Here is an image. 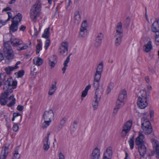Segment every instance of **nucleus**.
<instances>
[{
	"instance_id": "1",
	"label": "nucleus",
	"mask_w": 159,
	"mask_h": 159,
	"mask_svg": "<svg viewBox=\"0 0 159 159\" xmlns=\"http://www.w3.org/2000/svg\"><path fill=\"white\" fill-rule=\"evenodd\" d=\"M142 133V132H140L139 135L136 138L135 142L136 145L138 146V151L140 155L144 157L146 153L147 149L144 140L145 136Z\"/></svg>"
},
{
	"instance_id": "2",
	"label": "nucleus",
	"mask_w": 159,
	"mask_h": 159,
	"mask_svg": "<svg viewBox=\"0 0 159 159\" xmlns=\"http://www.w3.org/2000/svg\"><path fill=\"white\" fill-rule=\"evenodd\" d=\"M17 81L16 80L13 81L11 77H9L7 80L3 81L2 85H3V89L4 93H6L10 94L12 93L14 87L16 86Z\"/></svg>"
},
{
	"instance_id": "3",
	"label": "nucleus",
	"mask_w": 159,
	"mask_h": 159,
	"mask_svg": "<svg viewBox=\"0 0 159 159\" xmlns=\"http://www.w3.org/2000/svg\"><path fill=\"white\" fill-rule=\"evenodd\" d=\"M141 95L137 100V105L140 109L145 108L148 105L147 99L149 98V93L144 90L140 91Z\"/></svg>"
},
{
	"instance_id": "4",
	"label": "nucleus",
	"mask_w": 159,
	"mask_h": 159,
	"mask_svg": "<svg viewBox=\"0 0 159 159\" xmlns=\"http://www.w3.org/2000/svg\"><path fill=\"white\" fill-rule=\"evenodd\" d=\"M3 52L6 57V62L9 63L14 58V54L13 50L10 44V41L4 42Z\"/></svg>"
},
{
	"instance_id": "5",
	"label": "nucleus",
	"mask_w": 159,
	"mask_h": 159,
	"mask_svg": "<svg viewBox=\"0 0 159 159\" xmlns=\"http://www.w3.org/2000/svg\"><path fill=\"white\" fill-rule=\"evenodd\" d=\"M3 52L6 57V62L9 63L14 58V54L13 50L10 44V41L4 42Z\"/></svg>"
},
{
	"instance_id": "6",
	"label": "nucleus",
	"mask_w": 159,
	"mask_h": 159,
	"mask_svg": "<svg viewBox=\"0 0 159 159\" xmlns=\"http://www.w3.org/2000/svg\"><path fill=\"white\" fill-rule=\"evenodd\" d=\"M41 9V3L40 1H38L30 9V18L33 21L36 22Z\"/></svg>"
},
{
	"instance_id": "7",
	"label": "nucleus",
	"mask_w": 159,
	"mask_h": 159,
	"mask_svg": "<svg viewBox=\"0 0 159 159\" xmlns=\"http://www.w3.org/2000/svg\"><path fill=\"white\" fill-rule=\"evenodd\" d=\"M9 41L13 47H17V50L19 51L26 49L28 47L27 45L24 46L22 40L15 37L11 38Z\"/></svg>"
},
{
	"instance_id": "8",
	"label": "nucleus",
	"mask_w": 159,
	"mask_h": 159,
	"mask_svg": "<svg viewBox=\"0 0 159 159\" xmlns=\"http://www.w3.org/2000/svg\"><path fill=\"white\" fill-rule=\"evenodd\" d=\"M132 123V121L131 120H129L125 123L123 127L121 132L122 137L125 136L129 132L131 129Z\"/></svg>"
},
{
	"instance_id": "9",
	"label": "nucleus",
	"mask_w": 159,
	"mask_h": 159,
	"mask_svg": "<svg viewBox=\"0 0 159 159\" xmlns=\"http://www.w3.org/2000/svg\"><path fill=\"white\" fill-rule=\"evenodd\" d=\"M68 43L67 42H63L61 43L58 50V52L61 54L66 55L68 50Z\"/></svg>"
},
{
	"instance_id": "10",
	"label": "nucleus",
	"mask_w": 159,
	"mask_h": 159,
	"mask_svg": "<svg viewBox=\"0 0 159 159\" xmlns=\"http://www.w3.org/2000/svg\"><path fill=\"white\" fill-rule=\"evenodd\" d=\"M50 134V132H48L47 135L45 137L43 140V149L45 151H47L50 148V143L49 142V140Z\"/></svg>"
},
{
	"instance_id": "11",
	"label": "nucleus",
	"mask_w": 159,
	"mask_h": 159,
	"mask_svg": "<svg viewBox=\"0 0 159 159\" xmlns=\"http://www.w3.org/2000/svg\"><path fill=\"white\" fill-rule=\"evenodd\" d=\"M54 113L52 109H49L48 111H45L43 114L44 120H50L53 118Z\"/></svg>"
},
{
	"instance_id": "12",
	"label": "nucleus",
	"mask_w": 159,
	"mask_h": 159,
	"mask_svg": "<svg viewBox=\"0 0 159 159\" xmlns=\"http://www.w3.org/2000/svg\"><path fill=\"white\" fill-rule=\"evenodd\" d=\"M9 94L6 93H2L0 96V104L2 106L5 105L8 101V97Z\"/></svg>"
},
{
	"instance_id": "13",
	"label": "nucleus",
	"mask_w": 159,
	"mask_h": 159,
	"mask_svg": "<svg viewBox=\"0 0 159 159\" xmlns=\"http://www.w3.org/2000/svg\"><path fill=\"white\" fill-rule=\"evenodd\" d=\"M9 146H3L2 148L0 156V159H6L8 153Z\"/></svg>"
},
{
	"instance_id": "14",
	"label": "nucleus",
	"mask_w": 159,
	"mask_h": 159,
	"mask_svg": "<svg viewBox=\"0 0 159 159\" xmlns=\"http://www.w3.org/2000/svg\"><path fill=\"white\" fill-rule=\"evenodd\" d=\"M103 38V35L102 33H100L98 34L95 39V42L94 45L96 48L101 46Z\"/></svg>"
},
{
	"instance_id": "15",
	"label": "nucleus",
	"mask_w": 159,
	"mask_h": 159,
	"mask_svg": "<svg viewBox=\"0 0 159 159\" xmlns=\"http://www.w3.org/2000/svg\"><path fill=\"white\" fill-rule=\"evenodd\" d=\"M100 152L98 147L95 148L91 154L90 159H100Z\"/></svg>"
},
{
	"instance_id": "16",
	"label": "nucleus",
	"mask_w": 159,
	"mask_h": 159,
	"mask_svg": "<svg viewBox=\"0 0 159 159\" xmlns=\"http://www.w3.org/2000/svg\"><path fill=\"white\" fill-rule=\"evenodd\" d=\"M112 155V148L111 147H109L107 148L104 154L103 159H111Z\"/></svg>"
},
{
	"instance_id": "17",
	"label": "nucleus",
	"mask_w": 159,
	"mask_h": 159,
	"mask_svg": "<svg viewBox=\"0 0 159 159\" xmlns=\"http://www.w3.org/2000/svg\"><path fill=\"white\" fill-rule=\"evenodd\" d=\"M127 98L126 92L125 90L123 89L122 92L120 93L118 96L117 101L120 103L124 104L125 100Z\"/></svg>"
},
{
	"instance_id": "18",
	"label": "nucleus",
	"mask_w": 159,
	"mask_h": 159,
	"mask_svg": "<svg viewBox=\"0 0 159 159\" xmlns=\"http://www.w3.org/2000/svg\"><path fill=\"white\" fill-rule=\"evenodd\" d=\"M159 20H156L152 24L151 29L152 32L159 31Z\"/></svg>"
},
{
	"instance_id": "19",
	"label": "nucleus",
	"mask_w": 159,
	"mask_h": 159,
	"mask_svg": "<svg viewBox=\"0 0 159 159\" xmlns=\"http://www.w3.org/2000/svg\"><path fill=\"white\" fill-rule=\"evenodd\" d=\"M123 35L116 34L114 37L115 39V44L116 46L118 47L120 44L122 40Z\"/></svg>"
},
{
	"instance_id": "20",
	"label": "nucleus",
	"mask_w": 159,
	"mask_h": 159,
	"mask_svg": "<svg viewBox=\"0 0 159 159\" xmlns=\"http://www.w3.org/2000/svg\"><path fill=\"white\" fill-rule=\"evenodd\" d=\"M141 121L142 122L141 127L142 128L143 127H150L152 126L150 122L147 118L143 117Z\"/></svg>"
},
{
	"instance_id": "21",
	"label": "nucleus",
	"mask_w": 159,
	"mask_h": 159,
	"mask_svg": "<svg viewBox=\"0 0 159 159\" xmlns=\"http://www.w3.org/2000/svg\"><path fill=\"white\" fill-rule=\"evenodd\" d=\"M11 24L9 27L10 32L11 31L13 32H14L17 30L19 23H18L17 22L16 23H14V21H11Z\"/></svg>"
},
{
	"instance_id": "22",
	"label": "nucleus",
	"mask_w": 159,
	"mask_h": 159,
	"mask_svg": "<svg viewBox=\"0 0 159 159\" xmlns=\"http://www.w3.org/2000/svg\"><path fill=\"white\" fill-rule=\"evenodd\" d=\"M152 42L149 41L147 44L144 45L143 46L144 51L146 52H150L152 48Z\"/></svg>"
},
{
	"instance_id": "23",
	"label": "nucleus",
	"mask_w": 159,
	"mask_h": 159,
	"mask_svg": "<svg viewBox=\"0 0 159 159\" xmlns=\"http://www.w3.org/2000/svg\"><path fill=\"white\" fill-rule=\"evenodd\" d=\"M22 19V15L20 13H18L15 16L12 18V20L11 21H14V22L18 23Z\"/></svg>"
},
{
	"instance_id": "24",
	"label": "nucleus",
	"mask_w": 159,
	"mask_h": 159,
	"mask_svg": "<svg viewBox=\"0 0 159 159\" xmlns=\"http://www.w3.org/2000/svg\"><path fill=\"white\" fill-rule=\"evenodd\" d=\"M102 92H98V90L95 93V95L94 97V100L93 101V102H98L100 101L101 97L102 94Z\"/></svg>"
},
{
	"instance_id": "25",
	"label": "nucleus",
	"mask_w": 159,
	"mask_h": 159,
	"mask_svg": "<svg viewBox=\"0 0 159 159\" xmlns=\"http://www.w3.org/2000/svg\"><path fill=\"white\" fill-rule=\"evenodd\" d=\"M123 30L122 29V25L121 22L117 24L116 28V34L123 35Z\"/></svg>"
},
{
	"instance_id": "26",
	"label": "nucleus",
	"mask_w": 159,
	"mask_h": 159,
	"mask_svg": "<svg viewBox=\"0 0 159 159\" xmlns=\"http://www.w3.org/2000/svg\"><path fill=\"white\" fill-rule=\"evenodd\" d=\"M56 84L57 82H55V84H52L48 92V94L49 95H52L55 93L57 89V87L56 86Z\"/></svg>"
},
{
	"instance_id": "27",
	"label": "nucleus",
	"mask_w": 159,
	"mask_h": 159,
	"mask_svg": "<svg viewBox=\"0 0 159 159\" xmlns=\"http://www.w3.org/2000/svg\"><path fill=\"white\" fill-rule=\"evenodd\" d=\"M50 28L49 27L44 30V33L42 35V37L43 38L46 39L49 38L50 36Z\"/></svg>"
},
{
	"instance_id": "28",
	"label": "nucleus",
	"mask_w": 159,
	"mask_h": 159,
	"mask_svg": "<svg viewBox=\"0 0 159 159\" xmlns=\"http://www.w3.org/2000/svg\"><path fill=\"white\" fill-rule=\"evenodd\" d=\"M33 63L38 66L41 65L43 62V59L40 57H37L33 60Z\"/></svg>"
},
{
	"instance_id": "29",
	"label": "nucleus",
	"mask_w": 159,
	"mask_h": 159,
	"mask_svg": "<svg viewBox=\"0 0 159 159\" xmlns=\"http://www.w3.org/2000/svg\"><path fill=\"white\" fill-rule=\"evenodd\" d=\"M71 54H70L69 56L67 57L66 59L64 61L63 63L64 67L62 69V70L63 71V73L64 74L65 73L66 70V67L67 66V64L70 61V57L71 55Z\"/></svg>"
},
{
	"instance_id": "30",
	"label": "nucleus",
	"mask_w": 159,
	"mask_h": 159,
	"mask_svg": "<svg viewBox=\"0 0 159 159\" xmlns=\"http://www.w3.org/2000/svg\"><path fill=\"white\" fill-rule=\"evenodd\" d=\"M144 132L146 134H150L152 131V126L150 127H145L142 128Z\"/></svg>"
},
{
	"instance_id": "31",
	"label": "nucleus",
	"mask_w": 159,
	"mask_h": 159,
	"mask_svg": "<svg viewBox=\"0 0 159 159\" xmlns=\"http://www.w3.org/2000/svg\"><path fill=\"white\" fill-rule=\"evenodd\" d=\"M19 147H16L14 151L12 159H20V155L18 153Z\"/></svg>"
},
{
	"instance_id": "32",
	"label": "nucleus",
	"mask_w": 159,
	"mask_h": 159,
	"mask_svg": "<svg viewBox=\"0 0 159 159\" xmlns=\"http://www.w3.org/2000/svg\"><path fill=\"white\" fill-rule=\"evenodd\" d=\"M16 69L14 67L9 66L6 67L4 70L7 75H10L11 74V72L14 70Z\"/></svg>"
},
{
	"instance_id": "33",
	"label": "nucleus",
	"mask_w": 159,
	"mask_h": 159,
	"mask_svg": "<svg viewBox=\"0 0 159 159\" xmlns=\"http://www.w3.org/2000/svg\"><path fill=\"white\" fill-rule=\"evenodd\" d=\"M66 120V118L65 117L63 118L61 120L60 122V124L59 125L58 128V130H60L62 128L63 126L65 123Z\"/></svg>"
},
{
	"instance_id": "34",
	"label": "nucleus",
	"mask_w": 159,
	"mask_h": 159,
	"mask_svg": "<svg viewBox=\"0 0 159 159\" xmlns=\"http://www.w3.org/2000/svg\"><path fill=\"white\" fill-rule=\"evenodd\" d=\"M102 73L96 71L94 80V81H99L101 77Z\"/></svg>"
},
{
	"instance_id": "35",
	"label": "nucleus",
	"mask_w": 159,
	"mask_h": 159,
	"mask_svg": "<svg viewBox=\"0 0 159 159\" xmlns=\"http://www.w3.org/2000/svg\"><path fill=\"white\" fill-rule=\"evenodd\" d=\"M103 69V63L102 62L100 63L98 65L96 69V72L102 73Z\"/></svg>"
},
{
	"instance_id": "36",
	"label": "nucleus",
	"mask_w": 159,
	"mask_h": 159,
	"mask_svg": "<svg viewBox=\"0 0 159 159\" xmlns=\"http://www.w3.org/2000/svg\"><path fill=\"white\" fill-rule=\"evenodd\" d=\"M134 136H133L132 137H131L130 140L129 141V143L130 147V148L131 150H132L134 147Z\"/></svg>"
},
{
	"instance_id": "37",
	"label": "nucleus",
	"mask_w": 159,
	"mask_h": 159,
	"mask_svg": "<svg viewBox=\"0 0 159 159\" xmlns=\"http://www.w3.org/2000/svg\"><path fill=\"white\" fill-rule=\"evenodd\" d=\"M7 75L3 74L1 73L0 74V87L2 85L3 81L5 80Z\"/></svg>"
},
{
	"instance_id": "38",
	"label": "nucleus",
	"mask_w": 159,
	"mask_h": 159,
	"mask_svg": "<svg viewBox=\"0 0 159 159\" xmlns=\"http://www.w3.org/2000/svg\"><path fill=\"white\" fill-rule=\"evenodd\" d=\"M99 81H94V83H93V86L94 88L96 89V91H97V90H98V92L100 93V92H102L103 91H100L99 90Z\"/></svg>"
},
{
	"instance_id": "39",
	"label": "nucleus",
	"mask_w": 159,
	"mask_h": 159,
	"mask_svg": "<svg viewBox=\"0 0 159 159\" xmlns=\"http://www.w3.org/2000/svg\"><path fill=\"white\" fill-rule=\"evenodd\" d=\"M74 19L78 21H79L81 20L80 15V14L79 11H77L75 13Z\"/></svg>"
},
{
	"instance_id": "40",
	"label": "nucleus",
	"mask_w": 159,
	"mask_h": 159,
	"mask_svg": "<svg viewBox=\"0 0 159 159\" xmlns=\"http://www.w3.org/2000/svg\"><path fill=\"white\" fill-rule=\"evenodd\" d=\"M151 141L152 143L153 148H155L157 146L159 145L158 143V141L154 139H152L151 140Z\"/></svg>"
},
{
	"instance_id": "41",
	"label": "nucleus",
	"mask_w": 159,
	"mask_h": 159,
	"mask_svg": "<svg viewBox=\"0 0 159 159\" xmlns=\"http://www.w3.org/2000/svg\"><path fill=\"white\" fill-rule=\"evenodd\" d=\"M113 86L114 84L113 83L111 82L108 86L107 90V94H109L111 92V90L113 89Z\"/></svg>"
},
{
	"instance_id": "42",
	"label": "nucleus",
	"mask_w": 159,
	"mask_h": 159,
	"mask_svg": "<svg viewBox=\"0 0 159 159\" xmlns=\"http://www.w3.org/2000/svg\"><path fill=\"white\" fill-rule=\"evenodd\" d=\"M17 74L18 78L21 77L25 74V71L23 70H20L18 71L17 72H16L15 73V74Z\"/></svg>"
},
{
	"instance_id": "43",
	"label": "nucleus",
	"mask_w": 159,
	"mask_h": 159,
	"mask_svg": "<svg viewBox=\"0 0 159 159\" xmlns=\"http://www.w3.org/2000/svg\"><path fill=\"white\" fill-rule=\"evenodd\" d=\"M87 21L86 20H84L81 24V26L80 29L84 30H87Z\"/></svg>"
},
{
	"instance_id": "44",
	"label": "nucleus",
	"mask_w": 159,
	"mask_h": 159,
	"mask_svg": "<svg viewBox=\"0 0 159 159\" xmlns=\"http://www.w3.org/2000/svg\"><path fill=\"white\" fill-rule=\"evenodd\" d=\"M80 29V35L82 37H84L87 34V30H84L82 29Z\"/></svg>"
},
{
	"instance_id": "45",
	"label": "nucleus",
	"mask_w": 159,
	"mask_h": 159,
	"mask_svg": "<svg viewBox=\"0 0 159 159\" xmlns=\"http://www.w3.org/2000/svg\"><path fill=\"white\" fill-rule=\"evenodd\" d=\"M124 104L121 103H120V102L117 101L116 103V105L115 107V108L118 110H119L121 107H122L124 106Z\"/></svg>"
},
{
	"instance_id": "46",
	"label": "nucleus",
	"mask_w": 159,
	"mask_h": 159,
	"mask_svg": "<svg viewBox=\"0 0 159 159\" xmlns=\"http://www.w3.org/2000/svg\"><path fill=\"white\" fill-rule=\"evenodd\" d=\"M50 43V40L49 38L48 39H47L45 41V48L46 50H47L49 46Z\"/></svg>"
},
{
	"instance_id": "47",
	"label": "nucleus",
	"mask_w": 159,
	"mask_h": 159,
	"mask_svg": "<svg viewBox=\"0 0 159 159\" xmlns=\"http://www.w3.org/2000/svg\"><path fill=\"white\" fill-rule=\"evenodd\" d=\"M16 100L15 98H13L12 100L7 105L8 107H11L15 105L16 103Z\"/></svg>"
},
{
	"instance_id": "48",
	"label": "nucleus",
	"mask_w": 159,
	"mask_h": 159,
	"mask_svg": "<svg viewBox=\"0 0 159 159\" xmlns=\"http://www.w3.org/2000/svg\"><path fill=\"white\" fill-rule=\"evenodd\" d=\"M41 48V46L40 44L38 43L36 46V53L39 54L40 49Z\"/></svg>"
},
{
	"instance_id": "49",
	"label": "nucleus",
	"mask_w": 159,
	"mask_h": 159,
	"mask_svg": "<svg viewBox=\"0 0 159 159\" xmlns=\"http://www.w3.org/2000/svg\"><path fill=\"white\" fill-rule=\"evenodd\" d=\"M49 64L51 68H54L56 65L55 61H51V59L49 60Z\"/></svg>"
},
{
	"instance_id": "50",
	"label": "nucleus",
	"mask_w": 159,
	"mask_h": 159,
	"mask_svg": "<svg viewBox=\"0 0 159 159\" xmlns=\"http://www.w3.org/2000/svg\"><path fill=\"white\" fill-rule=\"evenodd\" d=\"M19 129V126L18 125L16 124H14L12 127V129L13 131L15 132L17 131Z\"/></svg>"
},
{
	"instance_id": "51",
	"label": "nucleus",
	"mask_w": 159,
	"mask_h": 159,
	"mask_svg": "<svg viewBox=\"0 0 159 159\" xmlns=\"http://www.w3.org/2000/svg\"><path fill=\"white\" fill-rule=\"evenodd\" d=\"M156 152L157 154L156 157L157 158L159 159V145L155 148Z\"/></svg>"
},
{
	"instance_id": "52",
	"label": "nucleus",
	"mask_w": 159,
	"mask_h": 159,
	"mask_svg": "<svg viewBox=\"0 0 159 159\" xmlns=\"http://www.w3.org/2000/svg\"><path fill=\"white\" fill-rule=\"evenodd\" d=\"M8 21H7V20L5 21H3L2 20H0V28H1L2 26L5 25L7 24V22Z\"/></svg>"
},
{
	"instance_id": "53",
	"label": "nucleus",
	"mask_w": 159,
	"mask_h": 159,
	"mask_svg": "<svg viewBox=\"0 0 159 159\" xmlns=\"http://www.w3.org/2000/svg\"><path fill=\"white\" fill-rule=\"evenodd\" d=\"M98 104V102H93V106L94 108V110H96L97 109Z\"/></svg>"
},
{
	"instance_id": "54",
	"label": "nucleus",
	"mask_w": 159,
	"mask_h": 159,
	"mask_svg": "<svg viewBox=\"0 0 159 159\" xmlns=\"http://www.w3.org/2000/svg\"><path fill=\"white\" fill-rule=\"evenodd\" d=\"M24 106L20 105H18L17 107V109L19 111H22L24 109Z\"/></svg>"
},
{
	"instance_id": "55",
	"label": "nucleus",
	"mask_w": 159,
	"mask_h": 159,
	"mask_svg": "<svg viewBox=\"0 0 159 159\" xmlns=\"http://www.w3.org/2000/svg\"><path fill=\"white\" fill-rule=\"evenodd\" d=\"M7 13L8 16V18L7 19V21H9L11 19H12V18H13V17H12V14L10 12H7Z\"/></svg>"
},
{
	"instance_id": "56",
	"label": "nucleus",
	"mask_w": 159,
	"mask_h": 159,
	"mask_svg": "<svg viewBox=\"0 0 159 159\" xmlns=\"http://www.w3.org/2000/svg\"><path fill=\"white\" fill-rule=\"evenodd\" d=\"M78 122L77 121H74L73 124V128L75 129H76L78 127Z\"/></svg>"
},
{
	"instance_id": "57",
	"label": "nucleus",
	"mask_w": 159,
	"mask_h": 159,
	"mask_svg": "<svg viewBox=\"0 0 159 159\" xmlns=\"http://www.w3.org/2000/svg\"><path fill=\"white\" fill-rule=\"evenodd\" d=\"M87 93H88V91L84 90L82 92L81 97H84V98L87 95Z\"/></svg>"
},
{
	"instance_id": "58",
	"label": "nucleus",
	"mask_w": 159,
	"mask_h": 159,
	"mask_svg": "<svg viewBox=\"0 0 159 159\" xmlns=\"http://www.w3.org/2000/svg\"><path fill=\"white\" fill-rule=\"evenodd\" d=\"M34 33L33 35V36H37L38 35V31L37 30V29L36 28L35 26H34Z\"/></svg>"
},
{
	"instance_id": "59",
	"label": "nucleus",
	"mask_w": 159,
	"mask_h": 159,
	"mask_svg": "<svg viewBox=\"0 0 159 159\" xmlns=\"http://www.w3.org/2000/svg\"><path fill=\"white\" fill-rule=\"evenodd\" d=\"M130 21V19L129 17H128L126 18V20L125 21L126 24L127 25H129V23Z\"/></svg>"
},
{
	"instance_id": "60",
	"label": "nucleus",
	"mask_w": 159,
	"mask_h": 159,
	"mask_svg": "<svg viewBox=\"0 0 159 159\" xmlns=\"http://www.w3.org/2000/svg\"><path fill=\"white\" fill-rule=\"evenodd\" d=\"M118 110L114 107L112 113V115L113 116H115L116 115L117 113Z\"/></svg>"
},
{
	"instance_id": "61",
	"label": "nucleus",
	"mask_w": 159,
	"mask_h": 159,
	"mask_svg": "<svg viewBox=\"0 0 159 159\" xmlns=\"http://www.w3.org/2000/svg\"><path fill=\"white\" fill-rule=\"evenodd\" d=\"M44 120V123L45 124H47V126H48L50 125V123L51 122V120Z\"/></svg>"
},
{
	"instance_id": "62",
	"label": "nucleus",
	"mask_w": 159,
	"mask_h": 159,
	"mask_svg": "<svg viewBox=\"0 0 159 159\" xmlns=\"http://www.w3.org/2000/svg\"><path fill=\"white\" fill-rule=\"evenodd\" d=\"M51 58H52V61H55L57 60V57L55 55H53L51 57Z\"/></svg>"
},
{
	"instance_id": "63",
	"label": "nucleus",
	"mask_w": 159,
	"mask_h": 159,
	"mask_svg": "<svg viewBox=\"0 0 159 159\" xmlns=\"http://www.w3.org/2000/svg\"><path fill=\"white\" fill-rule=\"evenodd\" d=\"M26 28V27L25 26L23 25H22L21 26V27L20 28V30L24 31Z\"/></svg>"
},
{
	"instance_id": "64",
	"label": "nucleus",
	"mask_w": 159,
	"mask_h": 159,
	"mask_svg": "<svg viewBox=\"0 0 159 159\" xmlns=\"http://www.w3.org/2000/svg\"><path fill=\"white\" fill-rule=\"evenodd\" d=\"M154 32L156 33V42L157 39L159 38V30Z\"/></svg>"
}]
</instances>
